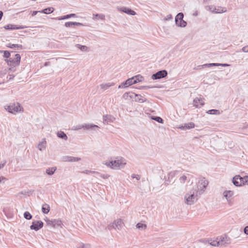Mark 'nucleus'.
I'll return each instance as SVG.
<instances>
[{"instance_id": "53", "label": "nucleus", "mask_w": 248, "mask_h": 248, "mask_svg": "<svg viewBox=\"0 0 248 248\" xmlns=\"http://www.w3.org/2000/svg\"><path fill=\"white\" fill-rule=\"evenodd\" d=\"M200 66H201L202 68H205V67H211V64L210 63H206V64H204L202 65H201Z\"/></svg>"}, {"instance_id": "31", "label": "nucleus", "mask_w": 248, "mask_h": 248, "mask_svg": "<svg viewBox=\"0 0 248 248\" xmlns=\"http://www.w3.org/2000/svg\"><path fill=\"white\" fill-rule=\"evenodd\" d=\"M151 119L155 120L160 124H163L164 122L163 120L159 116H152L151 117Z\"/></svg>"}, {"instance_id": "27", "label": "nucleus", "mask_w": 248, "mask_h": 248, "mask_svg": "<svg viewBox=\"0 0 248 248\" xmlns=\"http://www.w3.org/2000/svg\"><path fill=\"white\" fill-rule=\"evenodd\" d=\"M54 9L53 7H48L43 9L41 12L46 14H49L53 12Z\"/></svg>"}, {"instance_id": "40", "label": "nucleus", "mask_w": 248, "mask_h": 248, "mask_svg": "<svg viewBox=\"0 0 248 248\" xmlns=\"http://www.w3.org/2000/svg\"><path fill=\"white\" fill-rule=\"evenodd\" d=\"M126 81L129 86L132 84H136V80H134V79L133 78L127 79Z\"/></svg>"}, {"instance_id": "5", "label": "nucleus", "mask_w": 248, "mask_h": 248, "mask_svg": "<svg viewBox=\"0 0 248 248\" xmlns=\"http://www.w3.org/2000/svg\"><path fill=\"white\" fill-rule=\"evenodd\" d=\"M184 14L183 13H178L175 18L176 25L179 27H185L187 23L183 20Z\"/></svg>"}, {"instance_id": "48", "label": "nucleus", "mask_w": 248, "mask_h": 248, "mask_svg": "<svg viewBox=\"0 0 248 248\" xmlns=\"http://www.w3.org/2000/svg\"><path fill=\"white\" fill-rule=\"evenodd\" d=\"M73 22H66L65 23V26L66 27H72L73 26Z\"/></svg>"}, {"instance_id": "44", "label": "nucleus", "mask_w": 248, "mask_h": 248, "mask_svg": "<svg viewBox=\"0 0 248 248\" xmlns=\"http://www.w3.org/2000/svg\"><path fill=\"white\" fill-rule=\"evenodd\" d=\"M82 173L87 174H93V173H98L97 172L94 171H92L89 170H85V171H83L82 172Z\"/></svg>"}, {"instance_id": "58", "label": "nucleus", "mask_w": 248, "mask_h": 248, "mask_svg": "<svg viewBox=\"0 0 248 248\" xmlns=\"http://www.w3.org/2000/svg\"><path fill=\"white\" fill-rule=\"evenodd\" d=\"M219 66H222V67H228L230 65L227 63H219Z\"/></svg>"}, {"instance_id": "28", "label": "nucleus", "mask_w": 248, "mask_h": 248, "mask_svg": "<svg viewBox=\"0 0 248 248\" xmlns=\"http://www.w3.org/2000/svg\"><path fill=\"white\" fill-rule=\"evenodd\" d=\"M57 168L56 167H52L51 168H48L46 170V173L48 175H51L54 174V172L56 170Z\"/></svg>"}, {"instance_id": "11", "label": "nucleus", "mask_w": 248, "mask_h": 248, "mask_svg": "<svg viewBox=\"0 0 248 248\" xmlns=\"http://www.w3.org/2000/svg\"><path fill=\"white\" fill-rule=\"evenodd\" d=\"M198 104H200L201 106H203L204 105V98H195L193 101V106L197 108L199 107Z\"/></svg>"}, {"instance_id": "18", "label": "nucleus", "mask_w": 248, "mask_h": 248, "mask_svg": "<svg viewBox=\"0 0 248 248\" xmlns=\"http://www.w3.org/2000/svg\"><path fill=\"white\" fill-rule=\"evenodd\" d=\"M46 139H43L42 141L38 143L37 148L40 151H42L46 149Z\"/></svg>"}, {"instance_id": "21", "label": "nucleus", "mask_w": 248, "mask_h": 248, "mask_svg": "<svg viewBox=\"0 0 248 248\" xmlns=\"http://www.w3.org/2000/svg\"><path fill=\"white\" fill-rule=\"evenodd\" d=\"M50 210L49 205L46 203H45L42 205V211L44 214H47Z\"/></svg>"}, {"instance_id": "38", "label": "nucleus", "mask_w": 248, "mask_h": 248, "mask_svg": "<svg viewBox=\"0 0 248 248\" xmlns=\"http://www.w3.org/2000/svg\"><path fill=\"white\" fill-rule=\"evenodd\" d=\"M225 12H226V10H223V8L222 7H219L217 9L215 8L213 11V12H215V13H222Z\"/></svg>"}, {"instance_id": "41", "label": "nucleus", "mask_w": 248, "mask_h": 248, "mask_svg": "<svg viewBox=\"0 0 248 248\" xmlns=\"http://www.w3.org/2000/svg\"><path fill=\"white\" fill-rule=\"evenodd\" d=\"M243 182H241L242 186H244L245 185H248V176L245 175L243 177Z\"/></svg>"}, {"instance_id": "8", "label": "nucleus", "mask_w": 248, "mask_h": 248, "mask_svg": "<svg viewBox=\"0 0 248 248\" xmlns=\"http://www.w3.org/2000/svg\"><path fill=\"white\" fill-rule=\"evenodd\" d=\"M199 186H199V190L202 189L203 193L205 191V189L208 185V181L206 180L205 178H202L199 181Z\"/></svg>"}, {"instance_id": "15", "label": "nucleus", "mask_w": 248, "mask_h": 248, "mask_svg": "<svg viewBox=\"0 0 248 248\" xmlns=\"http://www.w3.org/2000/svg\"><path fill=\"white\" fill-rule=\"evenodd\" d=\"M76 16V15L75 14H70L63 16L53 18V19H54L55 20H62Z\"/></svg>"}, {"instance_id": "7", "label": "nucleus", "mask_w": 248, "mask_h": 248, "mask_svg": "<svg viewBox=\"0 0 248 248\" xmlns=\"http://www.w3.org/2000/svg\"><path fill=\"white\" fill-rule=\"evenodd\" d=\"M44 226V223L41 220L34 221L30 226V229L32 230L37 231L41 229Z\"/></svg>"}, {"instance_id": "37", "label": "nucleus", "mask_w": 248, "mask_h": 248, "mask_svg": "<svg viewBox=\"0 0 248 248\" xmlns=\"http://www.w3.org/2000/svg\"><path fill=\"white\" fill-rule=\"evenodd\" d=\"M24 217L27 220H30L32 218V215L28 211H26L24 213Z\"/></svg>"}, {"instance_id": "4", "label": "nucleus", "mask_w": 248, "mask_h": 248, "mask_svg": "<svg viewBox=\"0 0 248 248\" xmlns=\"http://www.w3.org/2000/svg\"><path fill=\"white\" fill-rule=\"evenodd\" d=\"M21 109H22V107L18 103H11L6 108V109L8 112L13 114H15L16 113L21 111Z\"/></svg>"}, {"instance_id": "64", "label": "nucleus", "mask_w": 248, "mask_h": 248, "mask_svg": "<svg viewBox=\"0 0 248 248\" xmlns=\"http://www.w3.org/2000/svg\"><path fill=\"white\" fill-rule=\"evenodd\" d=\"M50 62H46L44 63V65L45 66H47L50 65Z\"/></svg>"}, {"instance_id": "6", "label": "nucleus", "mask_w": 248, "mask_h": 248, "mask_svg": "<svg viewBox=\"0 0 248 248\" xmlns=\"http://www.w3.org/2000/svg\"><path fill=\"white\" fill-rule=\"evenodd\" d=\"M168 75V72L166 70H160L152 76L153 79H159L166 77Z\"/></svg>"}, {"instance_id": "35", "label": "nucleus", "mask_w": 248, "mask_h": 248, "mask_svg": "<svg viewBox=\"0 0 248 248\" xmlns=\"http://www.w3.org/2000/svg\"><path fill=\"white\" fill-rule=\"evenodd\" d=\"M76 47L80 49L82 51H86L87 50L88 47L86 46L81 45L80 44H77Z\"/></svg>"}, {"instance_id": "2", "label": "nucleus", "mask_w": 248, "mask_h": 248, "mask_svg": "<svg viewBox=\"0 0 248 248\" xmlns=\"http://www.w3.org/2000/svg\"><path fill=\"white\" fill-rule=\"evenodd\" d=\"M126 164L125 160L121 158L119 159L112 160L109 162H106L105 164L113 169H118L121 167H123Z\"/></svg>"}, {"instance_id": "14", "label": "nucleus", "mask_w": 248, "mask_h": 248, "mask_svg": "<svg viewBox=\"0 0 248 248\" xmlns=\"http://www.w3.org/2000/svg\"><path fill=\"white\" fill-rule=\"evenodd\" d=\"M113 223L115 227V229H118L119 230L122 229L124 225V222L121 219H117L114 220Z\"/></svg>"}, {"instance_id": "16", "label": "nucleus", "mask_w": 248, "mask_h": 248, "mask_svg": "<svg viewBox=\"0 0 248 248\" xmlns=\"http://www.w3.org/2000/svg\"><path fill=\"white\" fill-rule=\"evenodd\" d=\"M195 127V124L193 122H190L189 123L185 124L183 125H182V126H179V128L180 129H183V130H186V129H189L191 128H193Z\"/></svg>"}, {"instance_id": "34", "label": "nucleus", "mask_w": 248, "mask_h": 248, "mask_svg": "<svg viewBox=\"0 0 248 248\" xmlns=\"http://www.w3.org/2000/svg\"><path fill=\"white\" fill-rule=\"evenodd\" d=\"M137 228L140 230H145L147 228V225L142 223H138L136 225Z\"/></svg>"}, {"instance_id": "32", "label": "nucleus", "mask_w": 248, "mask_h": 248, "mask_svg": "<svg viewBox=\"0 0 248 248\" xmlns=\"http://www.w3.org/2000/svg\"><path fill=\"white\" fill-rule=\"evenodd\" d=\"M132 78L134 79V80H136V83L141 82L144 79L143 77L140 75H138Z\"/></svg>"}, {"instance_id": "24", "label": "nucleus", "mask_w": 248, "mask_h": 248, "mask_svg": "<svg viewBox=\"0 0 248 248\" xmlns=\"http://www.w3.org/2000/svg\"><path fill=\"white\" fill-rule=\"evenodd\" d=\"M0 52L1 53H3V57L5 58H7V59H8V58H11L10 56H11V54L12 53H15V51H12L11 52L9 51H7V50H1V51H0Z\"/></svg>"}, {"instance_id": "13", "label": "nucleus", "mask_w": 248, "mask_h": 248, "mask_svg": "<svg viewBox=\"0 0 248 248\" xmlns=\"http://www.w3.org/2000/svg\"><path fill=\"white\" fill-rule=\"evenodd\" d=\"M82 127L83 128L87 129V130H95V129H98L99 127L95 124H85L82 125Z\"/></svg>"}, {"instance_id": "20", "label": "nucleus", "mask_w": 248, "mask_h": 248, "mask_svg": "<svg viewBox=\"0 0 248 248\" xmlns=\"http://www.w3.org/2000/svg\"><path fill=\"white\" fill-rule=\"evenodd\" d=\"M115 85V83L113 82H108L106 83H103L100 85V88L104 90H106L108 89L111 86H113Z\"/></svg>"}, {"instance_id": "63", "label": "nucleus", "mask_w": 248, "mask_h": 248, "mask_svg": "<svg viewBox=\"0 0 248 248\" xmlns=\"http://www.w3.org/2000/svg\"><path fill=\"white\" fill-rule=\"evenodd\" d=\"M135 178L137 180H140V176L139 174H137L136 176H135Z\"/></svg>"}, {"instance_id": "30", "label": "nucleus", "mask_w": 248, "mask_h": 248, "mask_svg": "<svg viewBox=\"0 0 248 248\" xmlns=\"http://www.w3.org/2000/svg\"><path fill=\"white\" fill-rule=\"evenodd\" d=\"M7 47L12 48V49H15L16 48H22V46L21 45L19 44H13L11 43H9L7 45Z\"/></svg>"}, {"instance_id": "46", "label": "nucleus", "mask_w": 248, "mask_h": 248, "mask_svg": "<svg viewBox=\"0 0 248 248\" xmlns=\"http://www.w3.org/2000/svg\"><path fill=\"white\" fill-rule=\"evenodd\" d=\"M137 96V94H136L132 92H129V97L130 98H136Z\"/></svg>"}, {"instance_id": "62", "label": "nucleus", "mask_w": 248, "mask_h": 248, "mask_svg": "<svg viewBox=\"0 0 248 248\" xmlns=\"http://www.w3.org/2000/svg\"><path fill=\"white\" fill-rule=\"evenodd\" d=\"M15 77V76L13 75H10L7 77V78H9V80L13 79Z\"/></svg>"}, {"instance_id": "12", "label": "nucleus", "mask_w": 248, "mask_h": 248, "mask_svg": "<svg viewBox=\"0 0 248 248\" xmlns=\"http://www.w3.org/2000/svg\"><path fill=\"white\" fill-rule=\"evenodd\" d=\"M81 160V158L78 157H74L71 156H65L63 157L64 161L67 162H77Z\"/></svg>"}, {"instance_id": "25", "label": "nucleus", "mask_w": 248, "mask_h": 248, "mask_svg": "<svg viewBox=\"0 0 248 248\" xmlns=\"http://www.w3.org/2000/svg\"><path fill=\"white\" fill-rule=\"evenodd\" d=\"M177 171H172L170 172L168 174V179L166 181L170 182L171 181V179L175 176Z\"/></svg>"}, {"instance_id": "26", "label": "nucleus", "mask_w": 248, "mask_h": 248, "mask_svg": "<svg viewBox=\"0 0 248 248\" xmlns=\"http://www.w3.org/2000/svg\"><path fill=\"white\" fill-rule=\"evenodd\" d=\"M135 101L138 102L139 103H143L146 101V99L143 97H142L140 94H137V97L135 98Z\"/></svg>"}, {"instance_id": "61", "label": "nucleus", "mask_w": 248, "mask_h": 248, "mask_svg": "<svg viewBox=\"0 0 248 248\" xmlns=\"http://www.w3.org/2000/svg\"><path fill=\"white\" fill-rule=\"evenodd\" d=\"M211 67L212 66H219V63H211Z\"/></svg>"}, {"instance_id": "10", "label": "nucleus", "mask_w": 248, "mask_h": 248, "mask_svg": "<svg viewBox=\"0 0 248 248\" xmlns=\"http://www.w3.org/2000/svg\"><path fill=\"white\" fill-rule=\"evenodd\" d=\"M103 123L108 124L109 123H112L115 120V118L111 115H105L103 117Z\"/></svg>"}, {"instance_id": "50", "label": "nucleus", "mask_w": 248, "mask_h": 248, "mask_svg": "<svg viewBox=\"0 0 248 248\" xmlns=\"http://www.w3.org/2000/svg\"><path fill=\"white\" fill-rule=\"evenodd\" d=\"M225 239H227V237H225ZM220 240L219 241L220 242V245H224V244L223 242H225V237H221Z\"/></svg>"}, {"instance_id": "57", "label": "nucleus", "mask_w": 248, "mask_h": 248, "mask_svg": "<svg viewBox=\"0 0 248 248\" xmlns=\"http://www.w3.org/2000/svg\"><path fill=\"white\" fill-rule=\"evenodd\" d=\"M101 177L102 178H103V179H108L109 177V175L108 174H101Z\"/></svg>"}, {"instance_id": "45", "label": "nucleus", "mask_w": 248, "mask_h": 248, "mask_svg": "<svg viewBox=\"0 0 248 248\" xmlns=\"http://www.w3.org/2000/svg\"><path fill=\"white\" fill-rule=\"evenodd\" d=\"M46 221L47 225H50V226H52V227H53L54 222H53V219L49 220V219H47L46 220Z\"/></svg>"}, {"instance_id": "17", "label": "nucleus", "mask_w": 248, "mask_h": 248, "mask_svg": "<svg viewBox=\"0 0 248 248\" xmlns=\"http://www.w3.org/2000/svg\"><path fill=\"white\" fill-rule=\"evenodd\" d=\"M241 179V176L239 175H237L234 176L232 180L233 184L236 186H242L241 183H239V179Z\"/></svg>"}, {"instance_id": "39", "label": "nucleus", "mask_w": 248, "mask_h": 248, "mask_svg": "<svg viewBox=\"0 0 248 248\" xmlns=\"http://www.w3.org/2000/svg\"><path fill=\"white\" fill-rule=\"evenodd\" d=\"M129 86L128 83L127 82V81L126 80L124 82H123L119 86H118L119 88H125L126 87H128Z\"/></svg>"}, {"instance_id": "52", "label": "nucleus", "mask_w": 248, "mask_h": 248, "mask_svg": "<svg viewBox=\"0 0 248 248\" xmlns=\"http://www.w3.org/2000/svg\"><path fill=\"white\" fill-rule=\"evenodd\" d=\"M129 92H126L123 94V97L125 99H127L128 98V97H129Z\"/></svg>"}, {"instance_id": "47", "label": "nucleus", "mask_w": 248, "mask_h": 248, "mask_svg": "<svg viewBox=\"0 0 248 248\" xmlns=\"http://www.w3.org/2000/svg\"><path fill=\"white\" fill-rule=\"evenodd\" d=\"M78 248H91V246L89 244H83L79 246Z\"/></svg>"}, {"instance_id": "55", "label": "nucleus", "mask_w": 248, "mask_h": 248, "mask_svg": "<svg viewBox=\"0 0 248 248\" xmlns=\"http://www.w3.org/2000/svg\"><path fill=\"white\" fill-rule=\"evenodd\" d=\"M171 19H172V16L171 15H170V14L167 15V16L165 18V19L166 20H169Z\"/></svg>"}, {"instance_id": "49", "label": "nucleus", "mask_w": 248, "mask_h": 248, "mask_svg": "<svg viewBox=\"0 0 248 248\" xmlns=\"http://www.w3.org/2000/svg\"><path fill=\"white\" fill-rule=\"evenodd\" d=\"M115 226H114V223H111V224H109L108 226V229L109 230H112V229H115Z\"/></svg>"}, {"instance_id": "56", "label": "nucleus", "mask_w": 248, "mask_h": 248, "mask_svg": "<svg viewBox=\"0 0 248 248\" xmlns=\"http://www.w3.org/2000/svg\"><path fill=\"white\" fill-rule=\"evenodd\" d=\"M73 26H83V24L79 22H73Z\"/></svg>"}, {"instance_id": "22", "label": "nucleus", "mask_w": 248, "mask_h": 248, "mask_svg": "<svg viewBox=\"0 0 248 248\" xmlns=\"http://www.w3.org/2000/svg\"><path fill=\"white\" fill-rule=\"evenodd\" d=\"M57 135L58 137L60 139H62L65 140H67L68 139L66 134L63 131L58 132L57 133Z\"/></svg>"}, {"instance_id": "42", "label": "nucleus", "mask_w": 248, "mask_h": 248, "mask_svg": "<svg viewBox=\"0 0 248 248\" xmlns=\"http://www.w3.org/2000/svg\"><path fill=\"white\" fill-rule=\"evenodd\" d=\"M211 242H210V244L213 246H218L220 245V242L215 241V240H211Z\"/></svg>"}, {"instance_id": "51", "label": "nucleus", "mask_w": 248, "mask_h": 248, "mask_svg": "<svg viewBox=\"0 0 248 248\" xmlns=\"http://www.w3.org/2000/svg\"><path fill=\"white\" fill-rule=\"evenodd\" d=\"M242 50L245 53H248V45L242 48Z\"/></svg>"}, {"instance_id": "59", "label": "nucleus", "mask_w": 248, "mask_h": 248, "mask_svg": "<svg viewBox=\"0 0 248 248\" xmlns=\"http://www.w3.org/2000/svg\"><path fill=\"white\" fill-rule=\"evenodd\" d=\"M244 232L245 234L248 235V226L245 227Z\"/></svg>"}, {"instance_id": "23", "label": "nucleus", "mask_w": 248, "mask_h": 248, "mask_svg": "<svg viewBox=\"0 0 248 248\" xmlns=\"http://www.w3.org/2000/svg\"><path fill=\"white\" fill-rule=\"evenodd\" d=\"M233 194V192L231 190H226L223 193V196L227 200H228Z\"/></svg>"}, {"instance_id": "9", "label": "nucleus", "mask_w": 248, "mask_h": 248, "mask_svg": "<svg viewBox=\"0 0 248 248\" xmlns=\"http://www.w3.org/2000/svg\"><path fill=\"white\" fill-rule=\"evenodd\" d=\"M26 26H17L13 24H8L4 27L6 30H19L26 28Z\"/></svg>"}, {"instance_id": "36", "label": "nucleus", "mask_w": 248, "mask_h": 248, "mask_svg": "<svg viewBox=\"0 0 248 248\" xmlns=\"http://www.w3.org/2000/svg\"><path fill=\"white\" fill-rule=\"evenodd\" d=\"M189 175H190L189 174H187L186 175H183L179 178L180 182L182 184L185 183V181L187 179V176H189Z\"/></svg>"}, {"instance_id": "29", "label": "nucleus", "mask_w": 248, "mask_h": 248, "mask_svg": "<svg viewBox=\"0 0 248 248\" xmlns=\"http://www.w3.org/2000/svg\"><path fill=\"white\" fill-rule=\"evenodd\" d=\"M206 113L209 114H213V115H219L220 112L219 110L217 109H210L208 110Z\"/></svg>"}, {"instance_id": "1", "label": "nucleus", "mask_w": 248, "mask_h": 248, "mask_svg": "<svg viewBox=\"0 0 248 248\" xmlns=\"http://www.w3.org/2000/svg\"><path fill=\"white\" fill-rule=\"evenodd\" d=\"M203 193V190H199V186H194L185 196V203L187 205H192L196 202L199 197Z\"/></svg>"}, {"instance_id": "33", "label": "nucleus", "mask_w": 248, "mask_h": 248, "mask_svg": "<svg viewBox=\"0 0 248 248\" xmlns=\"http://www.w3.org/2000/svg\"><path fill=\"white\" fill-rule=\"evenodd\" d=\"M53 227L61 226L62 225V222L59 219H53Z\"/></svg>"}, {"instance_id": "43", "label": "nucleus", "mask_w": 248, "mask_h": 248, "mask_svg": "<svg viewBox=\"0 0 248 248\" xmlns=\"http://www.w3.org/2000/svg\"><path fill=\"white\" fill-rule=\"evenodd\" d=\"M94 16H95V17H98L99 19H101V20H104L105 19V15H103V14H95V15H93Z\"/></svg>"}, {"instance_id": "54", "label": "nucleus", "mask_w": 248, "mask_h": 248, "mask_svg": "<svg viewBox=\"0 0 248 248\" xmlns=\"http://www.w3.org/2000/svg\"><path fill=\"white\" fill-rule=\"evenodd\" d=\"M151 88H153V87H150V86H141L140 88V89L147 90V89H150Z\"/></svg>"}, {"instance_id": "3", "label": "nucleus", "mask_w": 248, "mask_h": 248, "mask_svg": "<svg viewBox=\"0 0 248 248\" xmlns=\"http://www.w3.org/2000/svg\"><path fill=\"white\" fill-rule=\"evenodd\" d=\"M21 60V56L19 54H16L15 55L14 58L11 57L8 59L5 60L8 65L11 67H16L20 64Z\"/></svg>"}, {"instance_id": "19", "label": "nucleus", "mask_w": 248, "mask_h": 248, "mask_svg": "<svg viewBox=\"0 0 248 248\" xmlns=\"http://www.w3.org/2000/svg\"><path fill=\"white\" fill-rule=\"evenodd\" d=\"M121 10L123 12L126 13L130 15L134 16V15H136V12L134 11L131 10L130 8H127L125 7H122L121 9Z\"/></svg>"}, {"instance_id": "60", "label": "nucleus", "mask_w": 248, "mask_h": 248, "mask_svg": "<svg viewBox=\"0 0 248 248\" xmlns=\"http://www.w3.org/2000/svg\"><path fill=\"white\" fill-rule=\"evenodd\" d=\"M6 163V161H5L3 163L0 164V170L2 169L4 167Z\"/></svg>"}]
</instances>
